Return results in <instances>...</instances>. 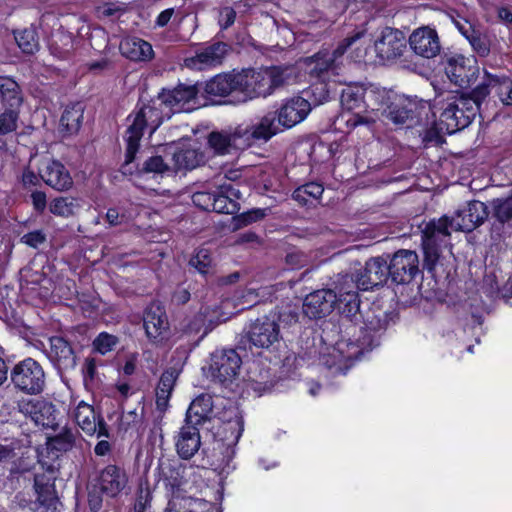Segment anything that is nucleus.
Here are the masks:
<instances>
[{
  "label": "nucleus",
  "instance_id": "obj_23",
  "mask_svg": "<svg viewBox=\"0 0 512 512\" xmlns=\"http://www.w3.org/2000/svg\"><path fill=\"white\" fill-rule=\"evenodd\" d=\"M453 23L479 57L485 58L490 54L491 42L489 37L477 28L474 23L461 16L454 18Z\"/></svg>",
  "mask_w": 512,
  "mask_h": 512
},
{
  "label": "nucleus",
  "instance_id": "obj_3",
  "mask_svg": "<svg viewBox=\"0 0 512 512\" xmlns=\"http://www.w3.org/2000/svg\"><path fill=\"white\" fill-rule=\"evenodd\" d=\"M476 86L468 93L452 95L442 101L441 113L435 128L438 132L452 135L468 127L479 113L482 99H478Z\"/></svg>",
  "mask_w": 512,
  "mask_h": 512
},
{
  "label": "nucleus",
  "instance_id": "obj_57",
  "mask_svg": "<svg viewBox=\"0 0 512 512\" xmlns=\"http://www.w3.org/2000/svg\"><path fill=\"white\" fill-rule=\"evenodd\" d=\"M365 34V30H357L353 33L349 34L346 38H344L337 47L334 49L333 53L331 54L332 57H334V60L342 56L349 47H351L357 40L362 38Z\"/></svg>",
  "mask_w": 512,
  "mask_h": 512
},
{
  "label": "nucleus",
  "instance_id": "obj_39",
  "mask_svg": "<svg viewBox=\"0 0 512 512\" xmlns=\"http://www.w3.org/2000/svg\"><path fill=\"white\" fill-rule=\"evenodd\" d=\"M173 162L176 170H192L204 164L205 154L199 149L179 148L173 154Z\"/></svg>",
  "mask_w": 512,
  "mask_h": 512
},
{
  "label": "nucleus",
  "instance_id": "obj_34",
  "mask_svg": "<svg viewBox=\"0 0 512 512\" xmlns=\"http://www.w3.org/2000/svg\"><path fill=\"white\" fill-rule=\"evenodd\" d=\"M120 51L123 56L131 61H149L154 56L152 45L138 37L122 40Z\"/></svg>",
  "mask_w": 512,
  "mask_h": 512
},
{
  "label": "nucleus",
  "instance_id": "obj_36",
  "mask_svg": "<svg viewBox=\"0 0 512 512\" xmlns=\"http://www.w3.org/2000/svg\"><path fill=\"white\" fill-rule=\"evenodd\" d=\"M312 79L328 80L329 71L334 66V57L327 49L319 50L311 57L305 59Z\"/></svg>",
  "mask_w": 512,
  "mask_h": 512
},
{
  "label": "nucleus",
  "instance_id": "obj_11",
  "mask_svg": "<svg viewBox=\"0 0 512 512\" xmlns=\"http://www.w3.org/2000/svg\"><path fill=\"white\" fill-rule=\"evenodd\" d=\"M387 257L390 258V280L394 284H409L420 273L419 257L415 251L400 249Z\"/></svg>",
  "mask_w": 512,
  "mask_h": 512
},
{
  "label": "nucleus",
  "instance_id": "obj_55",
  "mask_svg": "<svg viewBox=\"0 0 512 512\" xmlns=\"http://www.w3.org/2000/svg\"><path fill=\"white\" fill-rule=\"evenodd\" d=\"M211 257L207 250L200 249L194 256L189 260V265L195 268L201 274H207L208 269L211 265Z\"/></svg>",
  "mask_w": 512,
  "mask_h": 512
},
{
  "label": "nucleus",
  "instance_id": "obj_21",
  "mask_svg": "<svg viewBox=\"0 0 512 512\" xmlns=\"http://www.w3.org/2000/svg\"><path fill=\"white\" fill-rule=\"evenodd\" d=\"M50 350L47 354L60 375L71 373L77 365V356L71 343L61 336L49 339Z\"/></svg>",
  "mask_w": 512,
  "mask_h": 512
},
{
  "label": "nucleus",
  "instance_id": "obj_32",
  "mask_svg": "<svg viewBox=\"0 0 512 512\" xmlns=\"http://www.w3.org/2000/svg\"><path fill=\"white\" fill-rule=\"evenodd\" d=\"M84 106L81 102L67 105L60 117L58 131L63 138L76 135L83 123Z\"/></svg>",
  "mask_w": 512,
  "mask_h": 512
},
{
  "label": "nucleus",
  "instance_id": "obj_2",
  "mask_svg": "<svg viewBox=\"0 0 512 512\" xmlns=\"http://www.w3.org/2000/svg\"><path fill=\"white\" fill-rule=\"evenodd\" d=\"M173 115L172 108L169 107L164 97L160 95V91L156 96L147 101H143L142 98L138 100L135 109L127 118L128 120L133 118V120L126 130L124 165L134 162L145 130H148L149 136H152Z\"/></svg>",
  "mask_w": 512,
  "mask_h": 512
},
{
  "label": "nucleus",
  "instance_id": "obj_6",
  "mask_svg": "<svg viewBox=\"0 0 512 512\" xmlns=\"http://www.w3.org/2000/svg\"><path fill=\"white\" fill-rule=\"evenodd\" d=\"M22 103L19 84L11 77L0 76V134H8L17 129Z\"/></svg>",
  "mask_w": 512,
  "mask_h": 512
},
{
  "label": "nucleus",
  "instance_id": "obj_46",
  "mask_svg": "<svg viewBox=\"0 0 512 512\" xmlns=\"http://www.w3.org/2000/svg\"><path fill=\"white\" fill-rule=\"evenodd\" d=\"M224 366V349L217 350L211 354L208 366L202 368L203 373L210 381L222 385L224 379L221 374V369Z\"/></svg>",
  "mask_w": 512,
  "mask_h": 512
},
{
  "label": "nucleus",
  "instance_id": "obj_27",
  "mask_svg": "<svg viewBox=\"0 0 512 512\" xmlns=\"http://www.w3.org/2000/svg\"><path fill=\"white\" fill-rule=\"evenodd\" d=\"M55 471L49 468L47 472L35 474L34 488L37 493V500L34 503L50 506H61V502L55 490Z\"/></svg>",
  "mask_w": 512,
  "mask_h": 512
},
{
  "label": "nucleus",
  "instance_id": "obj_28",
  "mask_svg": "<svg viewBox=\"0 0 512 512\" xmlns=\"http://www.w3.org/2000/svg\"><path fill=\"white\" fill-rule=\"evenodd\" d=\"M41 179L50 187L57 191H67L73 186V179L70 172L58 160H52L47 163L41 171Z\"/></svg>",
  "mask_w": 512,
  "mask_h": 512
},
{
  "label": "nucleus",
  "instance_id": "obj_30",
  "mask_svg": "<svg viewBox=\"0 0 512 512\" xmlns=\"http://www.w3.org/2000/svg\"><path fill=\"white\" fill-rule=\"evenodd\" d=\"M182 372L181 366H171L163 371L156 388L157 409L164 412L169 405L174 386Z\"/></svg>",
  "mask_w": 512,
  "mask_h": 512
},
{
  "label": "nucleus",
  "instance_id": "obj_58",
  "mask_svg": "<svg viewBox=\"0 0 512 512\" xmlns=\"http://www.w3.org/2000/svg\"><path fill=\"white\" fill-rule=\"evenodd\" d=\"M168 169L164 159L160 155L151 156L146 159L141 168L143 173H163Z\"/></svg>",
  "mask_w": 512,
  "mask_h": 512
},
{
  "label": "nucleus",
  "instance_id": "obj_51",
  "mask_svg": "<svg viewBox=\"0 0 512 512\" xmlns=\"http://www.w3.org/2000/svg\"><path fill=\"white\" fill-rule=\"evenodd\" d=\"M103 494H105L104 491L96 481L87 485V501L92 512H98L102 508Z\"/></svg>",
  "mask_w": 512,
  "mask_h": 512
},
{
  "label": "nucleus",
  "instance_id": "obj_41",
  "mask_svg": "<svg viewBox=\"0 0 512 512\" xmlns=\"http://www.w3.org/2000/svg\"><path fill=\"white\" fill-rule=\"evenodd\" d=\"M331 86L328 80L314 79L303 91V97L309 100L310 110L328 102L331 99Z\"/></svg>",
  "mask_w": 512,
  "mask_h": 512
},
{
  "label": "nucleus",
  "instance_id": "obj_25",
  "mask_svg": "<svg viewBox=\"0 0 512 512\" xmlns=\"http://www.w3.org/2000/svg\"><path fill=\"white\" fill-rule=\"evenodd\" d=\"M224 43L214 42L195 51V55L184 59V66L192 70H206L222 63Z\"/></svg>",
  "mask_w": 512,
  "mask_h": 512
},
{
  "label": "nucleus",
  "instance_id": "obj_20",
  "mask_svg": "<svg viewBox=\"0 0 512 512\" xmlns=\"http://www.w3.org/2000/svg\"><path fill=\"white\" fill-rule=\"evenodd\" d=\"M390 279L389 263L387 259L378 256L370 258L363 270L357 274V287L361 290H369L383 286Z\"/></svg>",
  "mask_w": 512,
  "mask_h": 512
},
{
  "label": "nucleus",
  "instance_id": "obj_10",
  "mask_svg": "<svg viewBox=\"0 0 512 512\" xmlns=\"http://www.w3.org/2000/svg\"><path fill=\"white\" fill-rule=\"evenodd\" d=\"M408 44L405 34L393 27H383L374 39V50L381 61H391L400 58Z\"/></svg>",
  "mask_w": 512,
  "mask_h": 512
},
{
  "label": "nucleus",
  "instance_id": "obj_13",
  "mask_svg": "<svg viewBox=\"0 0 512 512\" xmlns=\"http://www.w3.org/2000/svg\"><path fill=\"white\" fill-rule=\"evenodd\" d=\"M203 86V83L194 84L178 83L173 88L163 87L160 95L164 97L167 104L172 108L173 114L182 111H191L196 104V98Z\"/></svg>",
  "mask_w": 512,
  "mask_h": 512
},
{
  "label": "nucleus",
  "instance_id": "obj_61",
  "mask_svg": "<svg viewBox=\"0 0 512 512\" xmlns=\"http://www.w3.org/2000/svg\"><path fill=\"white\" fill-rule=\"evenodd\" d=\"M21 242L32 248H38L46 242V234L41 230H34L21 237Z\"/></svg>",
  "mask_w": 512,
  "mask_h": 512
},
{
  "label": "nucleus",
  "instance_id": "obj_16",
  "mask_svg": "<svg viewBox=\"0 0 512 512\" xmlns=\"http://www.w3.org/2000/svg\"><path fill=\"white\" fill-rule=\"evenodd\" d=\"M373 94L372 90L364 88L362 85H348L341 92L340 103L344 110L352 112L356 117V124L367 123L362 113L369 110H378L379 108L371 106L368 97Z\"/></svg>",
  "mask_w": 512,
  "mask_h": 512
},
{
  "label": "nucleus",
  "instance_id": "obj_24",
  "mask_svg": "<svg viewBox=\"0 0 512 512\" xmlns=\"http://www.w3.org/2000/svg\"><path fill=\"white\" fill-rule=\"evenodd\" d=\"M94 481L99 484L106 496L116 498L127 488L128 475L123 468L109 464L99 472Z\"/></svg>",
  "mask_w": 512,
  "mask_h": 512
},
{
  "label": "nucleus",
  "instance_id": "obj_56",
  "mask_svg": "<svg viewBox=\"0 0 512 512\" xmlns=\"http://www.w3.org/2000/svg\"><path fill=\"white\" fill-rule=\"evenodd\" d=\"M187 512H222V508L204 499L189 497Z\"/></svg>",
  "mask_w": 512,
  "mask_h": 512
},
{
  "label": "nucleus",
  "instance_id": "obj_19",
  "mask_svg": "<svg viewBox=\"0 0 512 512\" xmlns=\"http://www.w3.org/2000/svg\"><path fill=\"white\" fill-rule=\"evenodd\" d=\"M309 100L303 96H294L286 99L275 113L279 127L289 129L302 122L310 112Z\"/></svg>",
  "mask_w": 512,
  "mask_h": 512
},
{
  "label": "nucleus",
  "instance_id": "obj_31",
  "mask_svg": "<svg viewBox=\"0 0 512 512\" xmlns=\"http://www.w3.org/2000/svg\"><path fill=\"white\" fill-rule=\"evenodd\" d=\"M337 303L335 308L346 319L357 323L362 318L360 310V297L357 290L344 291L343 287H336Z\"/></svg>",
  "mask_w": 512,
  "mask_h": 512
},
{
  "label": "nucleus",
  "instance_id": "obj_49",
  "mask_svg": "<svg viewBox=\"0 0 512 512\" xmlns=\"http://www.w3.org/2000/svg\"><path fill=\"white\" fill-rule=\"evenodd\" d=\"M75 208V199L69 197L55 198L49 206V210L52 214L64 217L73 215Z\"/></svg>",
  "mask_w": 512,
  "mask_h": 512
},
{
  "label": "nucleus",
  "instance_id": "obj_7",
  "mask_svg": "<svg viewBox=\"0 0 512 512\" xmlns=\"http://www.w3.org/2000/svg\"><path fill=\"white\" fill-rule=\"evenodd\" d=\"M10 380L17 391L26 395H38L46 385V375L42 365L28 357L16 363L10 371Z\"/></svg>",
  "mask_w": 512,
  "mask_h": 512
},
{
  "label": "nucleus",
  "instance_id": "obj_14",
  "mask_svg": "<svg viewBox=\"0 0 512 512\" xmlns=\"http://www.w3.org/2000/svg\"><path fill=\"white\" fill-rule=\"evenodd\" d=\"M247 338L249 343L257 348L270 349L275 347L282 340L279 323L268 316L257 318L251 323Z\"/></svg>",
  "mask_w": 512,
  "mask_h": 512
},
{
  "label": "nucleus",
  "instance_id": "obj_5",
  "mask_svg": "<svg viewBox=\"0 0 512 512\" xmlns=\"http://www.w3.org/2000/svg\"><path fill=\"white\" fill-rule=\"evenodd\" d=\"M440 66L450 82L461 89L471 88L480 74L475 57L456 51L444 52L440 56Z\"/></svg>",
  "mask_w": 512,
  "mask_h": 512
},
{
  "label": "nucleus",
  "instance_id": "obj_33",
  "mask_svg": "<svg viewBox=\"0 0 512 512\" xmlns=\"http://www.w3.org/2000/svg\"><path fill=\"white\" fill-rule=\"evenodd\" d=\"M398 319L399 313L395 310L384 311L379 305L373 304L364 318V324L367 331L383 332Z\"/></svg>",
  "mask_w": 512,
  "mask_h": 512
},
{
  "label": "nucleus",
  "instance_id": "obj_38",
  "mask_svg": "<svg viewBox=\"0 0 512 512\" xmlns=\"http://www.w3.org/2000/svg\"><path fill=\"white\" fill-rule=\"evenodd\" d=\"M324 187L322 183L311 181L298 186L292 193V199L302 207H312L319 202Z\"/></svg>",
  "mask_w": 512,
  "mask_h": 512
},
{
  "label": "nucleus",
  "instance_id": "obj_44",
  "mask_svg": "<svg viewBox=\"0 0 512 512\" xmlns=\"http://www.w3.org/2000/svg\"><path fill=\"white\" fill-rule=\"evenodd\" d=\"M97 414L91 405L81 402L75 410V420L78 426L88 435L96 433Z\"/></svg>",
  "mask_w": 512,
  "mask_h": 512
},
{
  "label": "nucleus",
  "instance_id": "obj_9",
  "mask_svg": "<svg viewBox=\"0 0 512 512\" xmlns=\"http://www.w3.org/2000/svg\"><path fill=\"white\" fill-rule=\"evenodd\" d=\"M425 104L405 95L389 98L384 109L385 116L396 125L406 124L412 127L422 120Z\"/></svg>",
  "mask_w": 512,
  "mask_h": 512
},
{
  "label": "nucleus",
  "instance_id": "obj_52",
  "mask_svg": "<svg viewBox=\"0 0 512 512\" xmlns=\"http://www.w3.org/2000/svg\"><path fill=\"white\" fill-rule=\"evenodd\" d=\"M118 338L112 334L106 332L100 333L93 341V348L95 351L104 355L116 346Z\"/></svg>",
  "mask_w": 512,
  "mask_h": 512
},
{
  "label": "nucleus",
  "instance_id": "obj_43",
  "mask_svg": "<svg viewBox=\"0 0 512 512\" xmlns=\"http://www.w3.org/2000/svg\"><path fill=\"white\" fill-rule=\"evenodd\" d=\"M79 438L80 434L76 429L65 427L57 435L49 437L47 444L51 450H55L57 452H68L76 446Z\"/></svg>",
  "mask_w": 512,
  "mask_h": 512
},
{
  "label": "nucleus",
  "instance_id": "obj_1",
  "mask_svg": "<svg viewBox=\"0 0 512 512\" xmlns=\"http://www.w3.org/2000/svg\"><path fill=\"white\" fill-rule=\"evenodd\" d=\"M284 84L285 69L276 65L226 73V105H237L259 97L266 98Z\"/></svg>",
  "mask_w": 512,
  "mask_h": 512
},
{
  "label": "nucleus",
  "instance_id": "obj_18",
  "mask_svg": "<svg viewBox=\"0 0 512 512\" xmlns=\"http://www.w3.org/2000/svg\"><path fill=\"white\" fill-rule=\"evenodd\" d=\"M408 44L415 55L425 59L434 58L441 51L438 32L430 26L415 29L408 38Z\"/></svg>",
  "mask_w": 512,
  "mask_h": 512
},
{
  "label": "nucleus",
  "instance_id": "obj_62",
  "mask_svg": "<svg viewBox=\"0 0 512 512\" xmlns=\"http://www.w3.org/2000/svg\"><path fill=\"white\" fill-rule=\"evenodd\" d=\"M57 506H50L46 504L30 503L28 505L20 506L18 512H57Z\"/></svg>",
  "mask_w": 512,
  "mask_h": 512
},
{
  "label": "nucleus",
  "instance_id": "obj_26",
  "mask_svg": "<svg viewBox=\"0 0 512 512\" xmlns=\"http://www.w3.org/2000/svg\"><path fill=\"white\" fill-rule=\"evenodd\" d=\"M143 325L146 335L150 340L158 341L162 339V335L169 328L164 308L156 303L148 306L144 313Z\"/></svg>",
  "mask_w": 512,
  "mask_h": 512
},
{
  "label": "nucleus",
  "instance_id": "obj_54",
  "mask_svg": "<svg viewBox=\"0 0 512 512\" xmlns=\"http://www.w3.org/2000/svg\"><path fill=\"white\" fill-rule=\"evenodd\" d=\"M229 411L234 415V420L230 417V419L226 421V424L229 425V430H231V434L233 435L232 444L236 445L243 433L244 421L236 407L234 409L230 408Z\"/></svg>",
  "mask_w": 512,
  "mask_h": 512
},
{
  "label": "nucleus",
  "instance_id": "obj_35",
  "mask_svg": "<svg viewBox=\"0 0 512 512\" xmlns=\"http://www.w3.org/2000/svg\"><path fill=\"white\" fill-rule=\"evenodd\" d=\"M213 412V400L210 395L202 394L195 398L187 412L185 420L187 421V424H195V425H201L205 422L211 421L210 414Z\"/></svg>",
  "mask_w": 512,
  "mask_h": 512
},
{
  "label": "nucleus",
  "instance_id": "obj_17",
  "mask_svg": "<svg viewBox=\"0 0 512 512\" xmlns=\"http://www.w3.org/2000/svg\"><path fill=\"white\" fill-rule=\"evenodd\" d=\"M337 303L336 291L332 289H319L306 295L302 310L311 320H318L329 316Z\"/></svg>",
  "mask_w": 512,
  "mask_h": 512
},
{
  "label": "nucleus",
  "instance_id": "obj_29",
  "mask_svg": "<svg viewBox=\"0 0 512 512\" xmlns=\"http://www.w3.org/2000/svg\"><path fill=\"white\" fill-rule=\"evenodd\" d=\"M201 445L198 425L193 423L185 424L181 427L176 441V449L180 458L188 460L192 458Z\"/></svg>",
  "mask_w": 512,
  "mask_h": 512
},
{
  "label": "nucleus",
  "instance_id": "obj_22",
  "mask_svg": "<svg viewBox=\"0 0 512 512\" xmlns=\"http://www.w3.org/2000/svg\"><path fill=\"white\" fill-rule=\"evenodd\" d=\"M500 99L504 105L512 106V80L508 77H499L485 71L483 80L476 85L478 99L484 101L491 93Z\"/></svg>",
  "mask_w": 512,
  "mask_h": 512
},
{
  "label": "nucleus",
  "instance_id": "obj_42",
  "mask_svg": "<svg viewBox=\"0 0 512 512\" xmlns=\"http://www.w3.org/2000/svg\"><path fill=\"white\" fill-rule=\"evenodd\" d=\"M163 479L171 493L170 500H175L176 503L188 502L189 497H186V491L183 489L185 481L178 468L169 466L167 469H163Z\"/></svg>",
  "mask_w": 512,
  "mask_h": 512
},
{
  "label": "nucleus",
  "instance_id": "obj_64",
  "mask_svg": "<svg viewBox=\"0 0 512 512\" xmlns=\"http://www.w3.org/2000/svg\"><path fill=\"white\" fill-rule=\"evenodd\" d=\"M31 200L34 209L37 212H43L47 206L46 194L43 191H34L31 194Z\"/></svg>",
  "mask_w": 512,
  "mask_h": 512
},
{
  "label": "nucleus",
  "instance_id": "obj_63",
  "mask_svg": "<svg viewBox=\"0 0 512 512\" xmlns=\"http://www.w3.org/2000/svg\"><path fill=\"white\" fill-rule=\"evenodd\" d=\"M96 375V361L94 358H87L83 367V378L84 383L87 386L89 382H92Z\"/></svg>",
  "mask_w": 512,
  "mask_h": 512
},
{
  "label": "nucleus",
  "instance_id": "obj_59",
  "mask_svg": "<svg viewBox=\"0 0 512 512\" xmlns=\"http://www.w3.org/2000/svg\"><path fill=\"white\" fill-rule=\"evenodd\" d=\"M43 401L44 400L37 399L22 400L18 402L19 412H21L25 416H29L35 422L37 413L41 409L40 403H43Z\"/></svg>",
  "mask_w": 512,
  "mask_h": 512
},
{
  "label": "nucleus",
  "instance_id": "obj_45",
  "mask_svg": "<svg viewBox=\"0 0 512 512\" xmlns=\"http://www.w3.org/2000/svg\"><path fill=\"white\" fill-rule=\"evenodd\" d=\"M15 41L21 51L25 54H34L39 49V38L37 31L33 28H25L15 32Z\"/></svg>",
  "mask_w": 512,
  "mask_h": 512
},
{
  "label": "nucleus",
  "instance_id": "obj_53",
  "mask_svg": "<svg viewBox=\"0 0 512 512\" xmlns=\"http://www.w3.org/2000/svg\"><path fill=\"white\" fill-rule=\"evenodd\" d=\"M276 322L279 323V328L282 326L283 328L292 327L296 325L299 321V313L297 308L292 306H287L278 311L277 317L274 318Z\"/></svg>",
  "mask_w": 512,
  "mask_h": 512
},
{
  "label": "nucleus",
  "instance_id": "obj_4",
  "mask_svg": "<svg viewBox=\"0 0 512 512\" xmlns=\"http://www.w3.org/2000/svg\"><path fill=\"white\" fill-rule=\"evenodd\" d=\"M282 129L276 122L275 113L267 112L257 124H240L226 129V154L232 150L243 151L259 142H267Z\"/></svg>",
  "mask_w": 512,
  "mask_h": 512
},
{
  "label": "nucleus",
  "instance_id": "obj_15",
  "mask_svg": "<svg viewBox=\"0 0 512 512\" xmlns=\"http://www.w3.org/2000/svg\"><path fill=\"white\" fill-rule=\"evenodd\" d=\"M489 214L488 206L484 202L473 200L457 209L453 216L443 215L437 224H484ZM419 224H436V221L432 219L426 222L423 219Z\"/></svg>",
  "mask_w": 512,
  "mask_h": 512
},
{
  "label": "nucleus",
  "instance_id": "obj_50",
  "mask_svg": "<svg viewBox=\"0 0 512 512\" xmlns=\"http://www.w3.org/2000/svg\"><path fill=\"white\" fill-rule=\"evenodd\" d=\"M203 95L212 100L213 97H224V74L220 73L206 81L203 86Z\"/></svg>",
  "mask_w": 512,
  "mask_h": 512
},
{
  "label": "nucleus",
  "instance_id": "obj_60",
  "mask_svg": "<svg viewBox=\"0 0 512 512\" xmlns=\"http://www.w3.org/2000/svg\"><path fill=\"white\" fill-rule=\"evenodd\" d=\"M207 145L215 155H224V131H212L209 133Z\"/></svg>",
  "mask_w": 512,
  "mask_h": 512
},
{
  "label": "nucleus",
  "instance_id": "obj_37",
  "mask_svg": "<svg viewBox=\"0 0 512 512\" xmlns=\"http://www.w3.org/2000/svg\"><path fill=\"white\" fill-rule=\"evenodd\" d=\"M224 186L218 187V193L209 191H197L192 195L193 204L203 211L224 213Z\"/></svg>",
  "mask_w": 512,
  "mask_h": 512
},
{
  "label": "nucleus",
  "instance_id": "obj_40",
  "mask_svg": "<svg viewBox=\"0 0 512 512\" xmlns=\"http://www.w3.org/2000/svg\"><path fill=\"white\" fill-rule=\"evenodd\" d=\"M242 365L241 356L236 352L235 349L226 350V376H229V390L235 395H241L242 393V381L239 380V371ZM228 382V377H226ZM228 383H226V389Z\"/></svg>",
  "mask_w": 512,
  "mask_h": 512
},
{
  "label": "nucleus",
  "instance_id": "obj_48",
  "mask_svg": "<svg viewBox=\"0 0 512 512\" xmlns=\"http://www.w3.org/2000/svg\"><path fill=\"white\" fill-rule=\"evenodd\" d=\"M41 409L38 411L35 424L40 425L43 428L56 429L58 424L56 421V408L51 402L43 401L40 403Z\"/></svg>",
  "mask_w": 512,
  "mask_h": 512
},
{
  "label": "nucleus",
  "instance_id": "obj_8",
  "mask_svg": "<svg viewBox=\"0 0 512 512\" xmlns=\"http://www.w3.org/2000/svg\"><path fill=\"white\" fill-rule=\"evenodd\" d=\"M237 177V171L226 170V180L233 182L226 183V215H232L231 224H253L262 220L266 216V209L253 208L241 211V201H244Z\"/></svg>",
  "mask_w": 512,
  "mask_h": 512
},
{
  "label": "nucleus",
  "instance_id": "obj_47",
  "mask_svg": "<svg viewBox=\"0 0 512 512\" xmlns=\"http://www.w3.org/2000/svg\"><path fill=\"white\" fill-rule=\"evenodd\" d=\"M492 217L499 222L505 224L512 219V195L506 198H496L491 201Z\"/></svg>",
  "mask_w": 512,
  "mask_h": 512
},
{
  "label": "nucleus",
  "instance_id": "obj_12",
  "mask_svg": "<svg viewBox=\"0 0 512 512\" xmlns=\"http://www.w3.org/2000/svg\"><path fill=\"white\" fill-rule=\"evenodd\" d=\"M449 226H425L421 231V247L423 251V268L434 273L440 258V245L450 236Z\"/></svg>",
  "mask_w": 512,
  "mask_h": 512
}]
</instances>
